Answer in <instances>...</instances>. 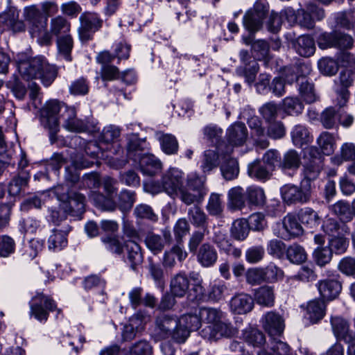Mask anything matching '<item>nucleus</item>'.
I'll return each instance as SVG.
<instances>
[{"mask_svg": "<svg viewBox=\"0 0 355 355\" xmlns=\"http://www.w3.org/2000/svg\"><path fill=\"white\" fill-rule=\"evenodd\" d=\"M17 69L22 78L31 80L39 78L46 87L49 86L57 76V69L42 55L25 59L19 58Z\"/></svg>", "mask_w": 355, "mask_h": 355, "instance_id": "nucleus-1", "label": "nucleus"}, {"mask_svg": "<svg viewBox=\"0 0 355 355\" xmlns=\"http://www.w3.org/2000/svg\"><path fill=\"white\" fill-rule=\"evenodd\" d=\"M201 323L208 325L200 331V335L208 340H216L223 336H229L232 330L229 324L222 321L223 313L218 309L201 307L198 310Z\"/></svg>", "mask_w": 355, "mask_h": 355, "instance_id": "nucleus-2", "label": "nucleus"}, {"mask_svg": "<svg viewBox=\"0 0 355 355\" xmlns=\"http://www.w3.org/2000/svg\"><path fill=\"white\" fill-rule=\"evenodd\" d=\"M70 30V22L65 17L58 15L50 19L49 30L45 24H41L40 29L35 28L31 32V37L35 38L39 44L49 46L52 44L53 36L58 38L62 35H69Z\"/></svg>", "mask_w": 355, "mask_h": 355, "instance_id": "nucleus-3", "label": "nucleus"}, {"mask_svg": "<svg viewBox=\"0 0 355 355\" xmlns=\"http://www.w3.org/2000/svg\"><path fill=\"white\" fill-rule=\"evenodd\" d=\"M65 179L67 182L66 185H58L54 189V193L60 204L69 203L76 207V211L80 214L85 211V197L77 192L70 189L71 185L79 180V175L76 172H71L68 168H66Z\"/></svg>", "mask_w": 355, "mask_h": 355, "instance_id": "nucleus-4", "label": "nucleus"}, {"mask_svg": "<svg viewBox=\"0 0 355 355\" xmlns=\"http://www.w3.org/2000/svg\"><path fill=\"white\" fill-rule=\"evenodd\" d=\"M187 217L193 226L201 229V230L195 231L193 233L189 242V250L196 252L200 243L204 240L205 235L209 234V217L199 206L196 205L188 209Z\"/></svg>", "mask_w": 355, "mask_h": 355, "instance_id": "nucleus-5", "label": "nucleus"}, {"mask_svg": "<svg viewBox=\"0 0 355 355\" xmlns=\"http://www.w3.org/2000/svg\"><path fill=\"white\" fill-rule=\"evenodd\" d=\"M183 184V173L173 168L166 171L160 181L152 182L149 185V190L153 194L165 192L171 198H175L178 196V190Z\"/></svg>", "mask_w": 355, "mask_h": 355, "instance_id": "nucleus-6", "label": "nucleus"}, {"mask_svg": "<svg viewBox=\"0 0 355 355\" xmlns=\"http://www.w3.org/2000/svg\"><path fill=\"white\" fill-rule=\"evenodd\" d=\"M62 108L66 110L67 107L57 100H50L41 110L42 123L49 130V139L52 144L57 141V132L59 130L58 113Z\"/></svg>", "mask_w": 355, "mask_h": 355, "instance_id": "nucleus-7", "label": "nucleus"}, {"mask_svg": "<svg viewBox=\"0 0 355 355\" xmlns=\"http://www.w3.org/2000/svg\"><path fill=\"white\" fill-rule=\"evenodd\" d=\"M283 200L288 205L305 203L311 198V184L309 180H302L300 186L292 184L284 185L281 188Z\"/></svg>", "mask_w": 355, "mask_h": 355, "instance_id": "nucleus-8", "label": "nucleus"}, {"mask_svg": "<svg viewBox=\"0 0 355 355\" xmlns=\"http://www.w3.org/2000/svg\"><path fill=\"white\" fill-rule=\"evenodd\" d=\"M269 5L266 0H257L253 10L248 11L243 17V24L245 28L250 33L260 30L263 19L268 15Z\"/></svg>", "mask_w": 355, "mask_h": 355, "instance_id": "nucleus-9", "label": "nucleus"}, {"mask_svg": "<svg viewBox=\"0 0 355 355\" xmlns=\"http://www.w3.org/2000/svg\"><path fill=\"white\" fill-rule=\"evenodd\" d=\"M179 332V320L176 316L162 315L155 320V335L158 339H165L169 336L178 343L175 334Z\"/></svg>", "mask_w": 355, "mask_h": 355, "instance_id": "nucleus-10", "label": "nucleus"}, {"mask_svg": "<svg viewBox=\"0 0 355 355\" xmlns=\"http://www.w3.org/2000/svg\"><path fill=\"white\" fill-rule=\"evenodd\" d=\"M55 302L43 293H38L31 302V315L40 321H46L49 317L48 311L55 309Z\"/></svg>", "mask_w": 355, "mask_h": 355, "instance_id": "nucleus-11", "label": "nucleus"}, {"mask_svg": "<svg viewBox=\"0 0 355 355\" xmlns=\"http://www.w3.org/2000/svg\"><path fill=\"white\" fill-rule=\"evenodd\" d=\"M239 58L243 65L236 69V73L244 77L248 83L252 84L259 71V64L255 58H252L247 50H241Z\"/></svg>", "mask_w": 355, "mask_h": 355, "instance_id": "nucleus-12", "label": "nucleus"}, {"mask_svg": "<svg viewBox=\"0 0 355 355\" xmlns=\"http://www.w3.org/2000/svg\"><path fill=\"white\" fill-rule=\"evenodd\" d=\"M80 26L78 28L80 40L87 42L92 38V35L98 31L103 24V20L95 13L85 12L80 17Z\"/></svg>", "mask_w": 355, "mask_h": 355, "instance_id": "nucleus-13", "label": "nucleus"}, {"mask_svg": "<svg viewBox=\"0 0 355 355\" xmlns=\"http://www.w3.org/2000/svg\"><path fill=\"white\" fill-rule=\"evenodd\" d=\"M199 315V311L195 313H187L182 315L179 320V332L175 334L178 338V343H182L190 336L191 331L198 330L201 326V320Z\"/></svg>", "mask_w": 355, "mask_h": 355, "instance_id": "nucleus-14", "label": "nucleus"}, {"mask_svg": "<svg viewBox=\"0 0 355 355\" xmlns=\"http://www.w3.org/2000/svg\"><path fill=\"white\" fill-rule=\"evenodd\" d=\"M263 329L270 336H280L284 329V320L275 311L267 312L261 319Z\"/></svg>", "mask_w": 355, "mask_h": 355, "instance_id": "nucleus-15", "label": "nucleus"}, {"mask_svg": "<svg viewBox=\"0 0 355 355\" xmlns=\"http://www.w3.org/2000/svg\"><path fill=\"white\" fill-rule=\"evenodd\" d=\"M331 325L333 333L337 339L350 343V345L355 342L347 320L339 316L331 317Z\"/></svg>", "mask_w": 355, "mask_h": 355, "instance_id": "nucleus-16", "label": "nucleus"}, {"mask_svg": "<svg viewBox=\"0 0 355 355\" xmlns=\"http://www.w3.org/2000/svg\"><path fill=\"white\" fill-rule=\"evenodd\" d=\"M298 216L293 214H288L282 220L284 232L281 237L284 239H290L292 237H297L303 234V228L298 222Z\"/></svg>", "mask_w": 355, "mask_h": 355, "instance_id": "nucleus-17", "label": "nucleus"}, {"mask_svg": "<svg viewBox=\"0 0 355 355\" xmlns=\"http://www.w3.org/2000/svg\"><path fill=\"white\" fill-rule=\"evenodd\" d=\"M62 117L64 121V127L69 131L84 132L89 130L86 122L76 118V110L73 107L66 108Z\"/></svg>", "mask_w": 355, "mask_h": 355, "instance_id": "nucleus-18", "label": "nucleus"}, {"mask_svg": "<svg viewBox=\"0 0 355 355\" xmlns=\"http://www.w3.org/2000/svg\"><path fill=\"white\" fill-rule=\"evenodd\" d=\"M218 253L214 245L205 243L200 245L197 252V260L205 268L213 266L217 261Z\"/></svg>", "mask_w": 355, "mask_h": 355, "instance_id": "nucleus-19", "label": "nucleus"}, {"mask_svg": "<svg viewBox=\"0 0 355 355\" xmlns=\"http://www.w3.org/2000/svg\"><path fill=\"white\" fill-rule=\"evenodd\" d=\"M253 306V299L245 293L237 294L230 301L231 310L236 314H245L251 311Z\"/></svg>", "mask_w": 355, "mask_h": 355, "instance_id": "nucleus-20", "label": "nucleus"}, {"mask_svg": "<svg viewBox=\"0 0 355 355\" xmlns=\"http://www.w3.org/2000/svg\"><path fill=\"white\" fill-rule=\"evenodd\" d=\"M352 72L351 70L342 71L339 75V82L342 88L337 91V101L340 107L345 106L349 99V93L347 90L353 82Z\"/></svg>", "mask_w": 355, "mask_h": 355, "instance_id": "nucleus-21", "label": "nucleus"}, {"mask_svg": "<svg viewBox=\"0 0 355 355\" xmlns=\"http://www.w3.org/2000/svg\"><path fill=\"white\" fill-rule=\"evenodd\" d=\"M125 248L127 254V260L132 270H135L137 267L141 265L144 260L143 254L140 245L132 239L125 242Z\"/></svg>", "mask_w": 355, "mask_h": 355, "instance_id": "nucleus-22", "label": "nucleus"}, {"mask_svg": "<svg viewBox=\"0 0 355 355\" xmlns=\"http://www.w3.org/2000/svg\"><path fill=\"white\" fill-rule=\"evenodd\" d=\"M141 172L146 175L153 176L162 168L161 162L153 155H143L139 159Z\"/></svg>", "mask_w": 355, "mask_h": 355, "instance_id": "nucleus-23", "label": "nucleus"}, {"mask_svg": "<svg viewBox=\"0 0 355 355\" xmlns=\"http://www.w3.org/2000/svg\"><path fill=\"white\" fill-rule=\"evenodd\" d=\"M326 311V305L324 300H313L309 301L306 307V317L313 324L321 320Z\"/></svg>", "mask_w": 355, "mask_h": 355, "instance_id": "nucleus-24", "label": "nucleus"}, {"mask_svg": "<svg viewBox=\"0 0 355 355\" xmlns=\"http://www.w3.org/2000/svg\"><path fill=\"white\" fill-rule=\"evenodd\" d=\"M232 148L227 146V154L223 157L224 161L221 164L220 171L223 178L227 180H232L236 178L239 173V164L236 159L230 157L229 154Z\"/></svg>", "mask_w": 355, "mask_h": 355, "instance_id": "nucleus-25", "label": "nucleus"}, {"mask_svg": "<svg viewBox=\"0 0 355 355\" xmlns=\"http://www.w3.org/2000/svg\"><path fill=\"white\" fill-rule=\"evenodd\" d=\"M50 220L55 225H59L60 223L64 220L67 218V214H71L76 216L80 214L76 211V207L69 203L64 202L60 204L59 207H52L50 209Z\"/></svg>", "mask_w": 355, "mask_h": 355, "instance_id": "nucleus-26", "label": "nucleus"}, {"mask_svg": "<svg viewBox=\"0 0 355 355\" xmlns=\"http://www.w3.org/2000/svg\"><path fill=\"white\" fill-rule=\"evenodd\" d=\"M248 138V130L243 123H236L227 130V139L232 146H242Z\"/></svg>", "mask_w": 355, "mask_h": 355, "instance_id": "nucleus-27", "label": "nucleus"}, {"mask_svg": "<svg viewBox=\"0 0 355 355\" xmlns=\"http://www.w3.org/2000/svg\"><path fill=\"white\" fill-rule=\"evenodd\" d=\"M71 231V227L67 225L62 229H55L50 235L48 243L49 248L53 250H60L67 245V235Z\"/></svg>", "mask_w": 355, "mask_h": 355, "instance_id": "nucleus-28", "label": "nucleus"}, {"mask_svg": "<svg viewBox=\"0 0 355 355\" xmlns=\"http://www.w3.org/2000/svg\"><path fill=\"white\" fill-rule=\"evenodd\" d=\"M293 44L297 53L302 57H311L315 51L314 40L309 35L299 37Z\"/></svg>", "mask_w": 355, "mask_h": 355, "instance_id": "nucleus-29", "label": "nucleus"}, {"mask_svg": "<svg viewBox=\"0 0 355 355\" xmlns=\"http://www.w3.org/2000/svg\"><path fill=\"white\" fill-rule=\"evenodd\" d=\"M318 291L323 299L331 300L335 299L340 294L342 286L336 280L320 281L318 285Z\"/></svg>", "mask_w": 355, "mask_h": 355, "instance_id": "nucleus-30", "label": "nucleus"}, {"mask_svg": "<svg viewBox=\"0 0 355 355\" xmlns=\"http://www.w3.org/2000/svg\"><path fill=\"white\" fill-rule=\"evenodd\" d=\"M89 198L94 205L102 211L112 212L117 208V205L112 196L107 195L105 196L99 192L93 191L90 193Z\"/></svg>", "mask_w": 355, "mask_h": 355, "instance_id": "nucleus-31", "label": "nucleus"}, {"mask_svg": "<svg viewBox=\"0 0 355 355\" xmlns=\"http://www.w3.org/2000/svg\"><path fill=\"white\" fill-rule=\"evenodd\" d=\"M171 292L175 297H184L189 288V280L184 273L175 275L171 280Z\"/></svg>", "mask_w": 355, "mask_h": 355, "instance_id": "nucleus-32", "label": "nucleus"}, {"mask_svg": "<svg viewBox=\"0 0 355 355\" xmlns=\"http://www.w3.org/2000/svg\"><path fill=\"white\" fill-rule=\"evenodd\" d=\"M299 92L301 97L306 103H315L318 99V96L315 93L314 85L305 77L298 78Z\"/></svg>", "mask_w": 355, "mask_h": 355, "instance_id": "nucleus-33", "label": "nucleus"}, {"mask_svg": "<svg viewBox=\"0 0 355 355\" xmlns=\"http://www.w3.org/2000/svg\"><path fill=\"white\" fill-rule=\"evenodd\" d=\"M3 22L14 32H20L25 30L23 21L19 19V12L15 8H11L1 17Z\"/></svg>", "mask_w": 355, "mask_h": 355, "instance_id": "nucleus-34", "label": "nucleus"}, {"mask_svg": "<svg viewBox=\"0 0 355 355\" xmlns=\"http://www.w3.org/2000/svg\"><path fill=\"white\" fill-rule=\"evenodd\" d=\"M272 170L260 160H255L248 166V174L258 180L266 181L271 175Z\"/></svg>", "mask_w": 355, "mask_h": 355, "instance_id": "nucleus-35", "label": "nucleus"}, {"mask_svg": "<svg viewBox=\"0 0 355 355\" xmlns=\"http://www.w3.org/2000/svg\"><path fill=\"white\" fill-rule=\"evenodd\" d=\"M187 257V252L183 251L182 248L177 245L173 246L170 250L166 251L162 261L164 267L166 268H172L175 266L176 261L175 258H178L179 261H182Z\"/></svg>", "mask_w": 355, "mask_h": 355, "instance_id": "nucleus-36", "label": "nucleus"}, {"mask_svg": "<svg viewBox=\"0 0 355 355\" xmlns=\"http://www.w3.org/2000/svg\"><path fill=\"white\" fill-rule=\"evenodd\" d=\"M245 191L240 187L231 189L228 192V207L233 210H240L245 207Z\"/></svg>", "mask_w": 355, "mask_h": 355, "instance_id": "nucleus-37", "label": "nucleus"}, {"mask_svg": "<svg viewBox=\"0 0 355 355\" xmlns=\"http://www.w3.org/2000/svg\"><path fill=\"white\" fill-rule=\"evenodd\" d=\"M156 137L159 141L162 150L167 155L176 154L178 150V142L171 134L162 132H156Z\"/></svg>", "mask_w": 355, "mask_h": 355, "instance_id": "nucleus-38", "label": "nucleus"}, {"mask_svg": "<svg viewBox=\"0 0 355 355\" xmlns=\"http://www.w3.org/2000/svg\"><path fill=\"white\" fill-rule=\"evenodd\" d=\"M24 17L32 26L30 31L31 33L35 28L40 29L41 28V25L40 24L42 19V13L36 6L32 5L24 8Z\"/></svg>", "mask_w": 355, "mask_h": 355, "instance_id": "nucleus-39", "label": "nucleus"}, {"mask_svg": "<svg viewBox=\"0 0 355 355\" xmlns=\"http://www.w3.org/2000/svg\"><path fill=\"white\" fill-rule=\"evenodd\" d=\"M301 165L300 154L295 150H288L279 162V167L283 170H295Z\"/></svg>", "mask_w": 355, "mask_h": 355, "instance_id": "nucleus-40", "label": "nucleus"}, {"mask_svg": "<svg viewBox=\"0 0 355 355\" xmlns=\"http://www.w3.org/2000/svg\"><path fill=\"white\" fill-rule=\"evenodd\" d=\"M254 298L259 304L268 307L272 306L275 302L273 288L268 286L259 288L255 292Z\"/></svg>", "mask_w": 355, "mask_h": 355, "instance_id": "nucleus-41", "label": "nucleus"}, {"mask_svg": "<svg viewBox=\"0 0 355 355\" xmlns=\"http://www.w3.org/2000/svg\"><path fill=\"white\" fill-rule=\"evenodd\" d=\"M282 107L286 114L297 116L302 112L304 105L297 97L288 96L283 100Z\"/></svg>", "mask_w": 355, "mask_h": 355, "instance_id": "nucleus-42", "label": "nucleus"}, {"mask_svg": "<svg viewBox=\"0 0 355 355\" xmlns=\"http://www.w3.org/2000/svg\"><path fill=\"white\" fill-rule=\"evenodd\" d=\"M219 164V154L214 150H205L201 162L200 167L203 173H209L213 169L216 168Z\"/></svg>", "mask_w": 355, "mask_h": 355, "instance_id": "nucleus-43", "label": "nucleus"}, {"mask_svg": "<svg viewBox=\"0 0 355 355\" xmlns=\"http://www.w3.org/2000/svg\"><path fill=\"white\" fill-rule=\"evenodd\" d=\"M73 39L70 34L62 35L57 38L58 53L68 62L71 60V52L73 49Z\"/></svg>", "mask_w": 355, "mask_h": 355, "instance_id": "nucleus-44", "label": "nucleus"}, {"mask_svg": "<svg viewBox=\"0 0 355 355\" xmlns=\"http://www.w3.org/2000/svg\"><path fill=\"white\" fill-rule=\"evenodd\" d=\"M117 200V207L123 213H127L130 211L135 202V193L127 189H123L118 195Z\"/></svg>", "mask_w": 355, "mask_h": 355, "instance_id": "nucleus-45", "label": "nucleus"}, {"mask_svg": "<svg viewBox=\"0 0 355 355\" xmlns=\"http://www.w3.org/2000/svg\"><path fill=\"white\" fill-rule=\"evenodd\" d=\"M291 137L295 146L302 147L311 141L309 130L302 125H297L291 132Z\"/></svg>", "mask_w": 355, "mask_h": 355, "instance_id": "nucleus-46", "label": "nucleus"}, {"mask_svg": "<svg viewBox=\"0 0 355 355\" xmlns=\"http://www.w3.org/2000/svg\"><path fill=\"white\" fill-rule=\"evenodd\" d=\"M286 257L291 263L296 264L302 263L307 259L304 248L297 243L291 245L286 249Z\"/></svg>", "mask_w": 355, "mask_h": 355, "instance_id": "nucleus-47", "label": "nucleus"}, {"mask_svg": "<svg viewBox=\"0 0 355 355\" xmlns=\"http://www.w3.org/2000/svg\"><path fill=\"white\" fill-rule=\"evenodd\" d=\"M249 224L245 219H237L232 225L231 235L238 241H243L246 239L249 233Z\"/></svg>", "mask_w": 355, "mask_h": 355, "instance_id": "nucleus-48", "label": "nucleus"}, {"mask_svg": "<svg viewBox=\"0 0 355 355\" xmlns=\"http://www.w3.org/2000/svg\"><path fill=\"white\" fill-rule=\"evenodd\" d=\"M338 111L333 107H329L324 110L320 114V122L326 129L334 128L338 123Z\"/></svg>", "mask_w": 355, "mask_h": 355, "instance_id": "nucleus-49", "label": "nucleus"}, {"mask_svg": "<svg viewBox=\"0 0 355 355\" xmlns=\"http://www.w3.org/2000/svg\"><path fill=\"white\" fill-rule=\"evenodd\" d=\"M206 209L209 215L220 217L223 212V201L220 195L215 193H211L208 200Z\"/></svg>", "mask_w": 355, "mask_h": 355, "instance_id": "nucleus-50", "label": "nucleus"}, {"mask_svg": "<svg viewBox=\"0 0 355 355\" xmlns=\"http://www.w3.org/2000/svg\"><path fill=\"white\" fill-rule=\"evenodd\" d=\"M28 174L26 172H21L14 177L8 185L9 194L13 196L19 194L22 187L28 184Z\"/></svg>", "mask_w": 355, "mask_h": 355, "instance_id": "nucleus-51", "label": "nucleus"}, {"mask_svg": "<svg viewBox=\"0 0 355 355\" xmlns=\"http://www.w3.org/2000/svg\"><path fill=\"white\" fill-rule=\"evenodd\" d=\"M145 243L148 249L155 254L160 252L165 245V242L162 236L153 232H148L145 238Z\"/></svg>", "mask_w": 355, "mask_h": 355, "instance_id": "nucleus-52", "label": "nucleus"}, {"mask_svg": "<svg viewBox=\"0 0 355 355\" xmlns=\"http://www.w3.org/2000/svg\"><path fill=\"white\" fill-rule=\"evenodd\" d=\"M317 143L325 155H330L334 151L335 139L332 134L323 132L317 139Z\"/></svg>", "mask_w": 355, "mask_h": 355, "instance_id": "nucleus-53", "label": "nucleus"}, {"mask_svg": "<svg viewBox=\"0 0 355 355\" xmlns=\"http://www.w3.org/2000/svg\"><path fill=\"white\" fill-rule=\"evenodd\" d=\"M178 197L182 202L187 205H191L195 202H200L202 200V194L196 193L189 189L187 187L182 186L178 190Z\"/></svg>", "mask_w": 355, "mask_h": 355, "instance_id": "nucleus-54", "label": "nucleus"}, {"mask_svg": "<svg viewBox=\"0 0 355 355\" xmlns=\"http://www.w3.org/2000/svg\"><path fill=\"white\" fill-rule=\"evenodd\" d=\"M329 209L343 220H349L352 219V213L350 206L348 202L340 200L331 205Z\"/></svg>", "mask_w": 355, "mask_h": 355, "instance_id": "nucleus-55", "label": "nucleus"}, {"mask_svg": "<svg viewBox=\"0 0 355 355\" xmlns=\"http://www.w3.org/2000/svg\"><path fill=\"white\" fill-rule=\"evenodd\" d=\"M286 135V127L281 121H272L268 122L267 135L273 139L283 138Z\"/></svg>", "mask_w": 355, "mask_h": 355, "instance_id": "nucleus-56", "label": "nucleus"}, {"mask_svg": "<svg viewBox=\"0 0 355 355\" xmlns=\"http://www.w3.org/2000/svg\"><path fill=\"white\" fill-rule=\"evenodd\" d=\"M248 202L255 206H263L266 202V196L262 189L249 187L246 191Z\"/></svg>", "mask_w": 355, "mask_h": 355, "instance_id": "nucleus-57", "label": "nucleus"}, {"mask_svg": "<svg viewBox=\"0 0 355 355\" xmlns=\"http://www.w3.org/2000/svg\"><path fill=\"white\" fill-rule=\"evenodd\" d=\"M146 148V141L141 139L137 135H130L128 137L127 151L130 157L136 153L143 151Z\"/></svg>", "mask_w": 355, "mask_h": 355, "instance_id": "nucleus-58", "label": "nucleus"}, {"mask_svg": "<svg viewBox=\"0 0 355 355\" xmlns=\"http://www.w3.org/2000/svg\"><path fill=\"white\" fill-rule=\"evenodd\" d=\"M298 219L303 224L313 227L319 224V216L314 210L311 208L302 209L298 213Z\"/></svg>", "mask_w": 355, "mask_h": 355, "instance_id": "nucleus-59", "label": "nucleus"}, {"mask_svg": "<svg viewBox=\"0 0 355 355\" xmlns=\"http://www.w3.org/2000/svg\"><path fill=\"white\" fill-rule=\"evenodd\" d=\"M129 355H152L153 347L146 340L133 343L129 348Z\"/></svg>", "mask_w": 355, "mask_h": 355, "instance_id": "nucleus-60", "label": "nucleus"}, {"mask_svg": "<svg viewBox=\"0 0 355 355\" xmlns=\"http://www.w3.org/2000/svg\"><path fill=\"white\" fill-rule=\"evenodd\" d=\"M321 161L319 159L310 160L305 164V178L303 180H309L311 183V180L315 179L320 174L321 170Z\"/></svg>", "mask_w": 355, "mask_h": 355, "instance_id": "nucleus-61", "label": "nucleus"}, {"mask_svg": "<svg viewBox=\"0 0 355 355\" xmlns=\"http://www.w3.org/2000/svg\"><path fill=\"white\" fill-rule=\"evenodd\" d=\"M187 187L192 191L202 194V198H204L206 194L205 178H200L196 175H191L187 179Z\"/></svg>", "mask_w": 355, "mask_h": 355, "instance_id": "nucleus-62", "label": "nucleus"}, {"mask_svg": "<svg viewBox=\"0 0 355 355\" xmlns=\"http://www.w3.org/2000/svg\"><path fill=\"white\" fill-rule=\"evenodd\" d=\"M313 258L318 266H323L331 261L332 258L331 250L328 247H318L313 252Z\"/></svg>", "mask_w": 355, "mask_h": 355, "instance_id": "nucleus-63", "label": "nucleus"}, {"mask_svg": "<svg viewBox=\"0 0 355 355\" xmlns=\"http://www.w3.org/2000/svg\"><path fill=\"white\" fill-rule=\"evenodd\" d=\"M252 51L256 60L265 59L269 53V45L265 40H258L252 44Z\"/></svg>", "mask_w": 355, "mask_h": 355, "instance_id": "nucleus-64", "label": "nucleus"}]
</instances>
